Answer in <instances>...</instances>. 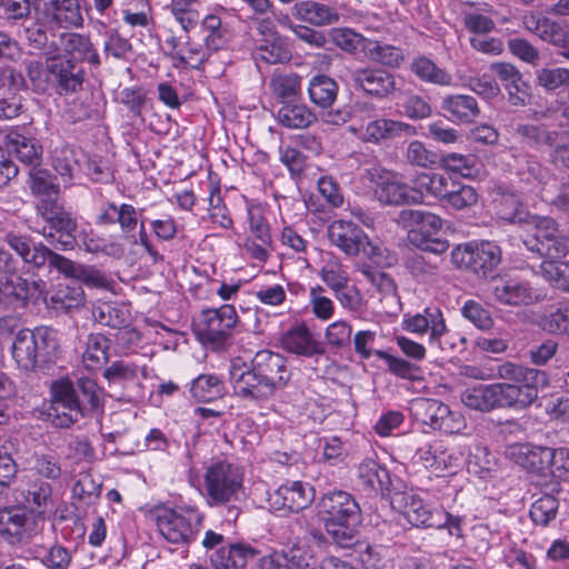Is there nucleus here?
Returning <instances> with one entry per match:
<instances>
[{
	"label": "nucleus",
	"instance_id": "obj_1",
	"mask_svg": "<svg viewBox=\"0 0 569 569\" xmlns=\"http://www.w3.org/2000/svg\"><path fill=\"white\" fill-rule=\"evenodd\" d=\"M291 378L287 359L271 350L258 351L250 363L234 360L230 365L229 381L237 397L262 402L284 388Z\"/></svg>",
	"mask_w": 569,
	"mask_h": 569
},
{
	"label": "nucleus",
	"instance_id": "obj_2",
	"mask_svg": "<svg viewBox=\"0 0 569 569\" xmlns=\"http://www.w3.org/2000/svg\"><path fill=\"white\" fill-rule=\"evenodd\" d=\"M318 506L326 530L333 541L343 548L352 546L361 523V509L356 499L347 491L336 490L325 493Z\"/></svg>",
	"mask_w": 569,
	"mask_h": 569
},
{
	"label": "nucleus",
	"instance_id": "obj_3",
	"mask_svg": "<svg viewBox=\"0 0 569 569\" xmlns=\"http://www.w3.org/2000/svg\"><path fill=\"white\" fill-rule=\"evenodd\" d=\"M203 478L204 497L210 507L234 503L243 493L242 470L226 460L208 466Z\"/></svg>",
	"mask_w": 569,
	"mask_h": 569
},
{
	"label": "nucleus",
	"instance_id": "obj_4",
	"mask_svg": "<svg viewBox=\"0 0 569 569\" xmlns=\"http://www.w3.org/2000/svg\"><path fill=\"white\" fill-rule=\"evenodd\" d=\"M501 379L512 380L508 383L511 408L522 409L530 406L538 398L540 387L548 385L545 371L506 362L498 367Z\"/></svg>",
	"mask_w": 569,
	"mask_h": 569
},
{
	"label": "nucleus",
	"instance_id": "obj_5",
	"mask_svg": "<svg viewBox=\"0 0 569 569\" xmlns=\"http://www.w3.org/2000/svg\"><path fill=\"white\" fill-rule=\"evenodd\" d=\"M202 517L191 508L162 509L157 515V527L170 543L189 545L200 532Z\"/></svg>",
	"mask_w": 569,
	"mask_h": 569
},
{
	"label": "nucleus",
	"instance_id": "obj_6",
	"mask_svg": "<svg viewBox=\"0 0 569 569\" xmlns=\"http://www.w3.org/2000/svg\"><path fill=\"white\" fill-rule=\"evenodd\" d=\"M501 258L500 247L491 241L460 244L451 251L453 264L483 278L497 269Z\"/></svg>",
	"mask_w": 569,
	"mask_h": 569
},
{
	"label": "nucleus",
	"instance_id": "obj_7",
	"mask_svg": "<svg viewBox=\"0 0 569 569\" xmlns=\"http://www.w3.org/2000/svg\"><path fill=\"white\" fill-rule=\"evenodd\" d=\"M39 214L46 222L40 233L56 249L71 250L77 244V220L60 203L41 206Z\"/></svg>",
	"mask_w": 569,
	"mask_h": 569
},
{
	"label": "nucleus",
	"instance_id": "obj_8",
	"mask_svg": "<svg viewBox=\"0 0 569 569\" xmlns=\"http://www.w3.org/2000/svg\"><path fill=\"white\" fill-rule=\"evenodd\" d=\"M330 243L350 257L362 254L373 259L380 256V249L375 246L363 229L352 221L335 220L327 229Z\"/></svg>",
	"mask_w": 569,
	"mask_h": 569
},
{
	"label": "nucleus",
	"instance_id": "obj_9",
	"mask_svg": "<svg viewBox=\"0 0 569 569\" xmlns=\"http://www.w3.org/2000/svg\"><path fill=\"white\" fill-rule=\"evenodd\" d=\"M238 322L236 309L231 305L207 309L201 312L194 333L203 345L220 347L230 338Z\"/></svg>",
	"mask_w": 569,
	"mask_h": 569
},
{
	"label": "nucleus",
	"instance_id": "obj_10",
	"mask_svg": "<svg viewBox=\"0 0 569 569\" xmlns=\"http://www.w3.org/2000/svg\"><path fill=\"white\" fill-rule=\"evenodd\" d=\"M50 390L51 400L48 416L56 427L68 428L83 417L84 405L69 379L53 381Z\"/></svg>",
	"mask_w": 569,
	"mask_h": 569
},
{
	"label": "nucleus",
	"instance_id": "obj_11",
	"mask_svg": "<svg viewBox=\"0 0 569 569\" xmlns=\"http://www.w3.org/2000/svg\"><path fill=\"white\" fill-rule=\"evenodd\" d=\"M9 276L0 280V306L17 311L36 303L44 297V282Z\"/></svg>",
	"mask_w": 569,
	"mask_h": 569
},
{
	"label": "nucleus",
	"instance_id": "obj_12",
	"mask_svg": "<svg viewBox=\"0 0 569 569\" xmlns=\"http://www.w3.org/2000/svg\"><path fill=\"white\" fill-rule=\"evenodd\" d=\"M37 533V521L26 508L0 509V538L11 546L28 543Z\"/></svg>",
	"mask_w": 569,
	"mask_h": 569
},
{
	"label": "nucleus",
	"instance_id": "obj_13",
	"mask_svg": "<svg viewBox=\"0 0 569 569\" xmlns=\"http://www.w3.org/2000/svg\"><path fill=\"white\" fill-rule=\"evenodd\" d=\"M410 411L415 419L422 425L446 433L456 431V413L437 399L417 398L410 403Z\"/></svg>",
	"mask_w": 569,
	"mask_h": 569
},
{
	"label": "nucleus",
	"instance_id": "obj_14",
	"mask_svg": "<svg viewBox=\"0 0 569 569\" xmlns=\"http://www.w3.org/2000/svg\"><path fill=\"white\" fill-rule=\"evenodd\" d=\"M313 500L315 490L309 483L291 481L269 493L268 505L270 509L282 513L299 512L308 508Z\"/></svg>",
	"mask_w": 569,
	"mask_h": 569
},
{
	"label": "nucleus",
	"instance_id": "obj_15",
	"mask_svg": "<svg viewBox=\"0 0 569 569\" xmlns=\"http://www.w3.org/2000/svg\"><path fill=\"white\" fill-rule=\"evenodd\" d=\"M47 72L59 94L74 93L82 89L84 72L72 59L62 56L47 59Z\"/></svg>",
	"mask_w": 569,
	"mask_h": 569
},
{
	"label": "nucleus",
	"instance_id": "obj_16",
	"mask_svg": "<svg viewBox=\"0 0 569 569\" xmlns=\"http://www.w3.org/2000/svg\"><path fill=\"white\" fill-rule=\"evenodd\" d=\"M350 82L355 89L370 97L385 99L397 89L396 78L387 70L378 68H358L350 72Z\"/></svg>",
	"mask_w": 569,
	"mask_h": 569
},
{
	"label": "nucleus",
	"instance_id": "obj_17",
	"mask_svg": "<svg viewBox=\"0 0 569 569\" xmlns=\"http://www.w3.org/2000/svg\"><path fill=\"white\" fill-rule=\"evenodd\" d=\"M563 131L553 129L546 123H518L515 128L513 137L522 146L532 149L541 150L543 148H551L560 138Z\"/></svg>",
	"mask_w": 569,
	"mask_h": 569
},
{
	"label": "nucleus",
	"instance_id": "obj_18",
	"mask_svg": "<svg viewBox=\"0 0 569 569\" xmlns=\"http://www.w3.org/2000/svg\"><path fill=\"white\" fill-rule=\"evenodd\" d=\"M490 70L498 77L508 92V101L512 106H525L529 99V86L522 79L521 72L511 63L495 62Z\"/></svg>",
	"mask_w": 569,
	"mask_h": 569
},
{
	"label": "nucleus",
	"instance_id": "obj_19",
	"mask_svg": "<svg viewBox=\"0 0 569 569\" xmlns=\"http://www.w3.org/2000/svg\"><path fill=\"white\" fill-rule=\"evenodd\" d=\"M515 461L530 472L547 476L555 459V451L547 447H532L527 443L515 445L510 448Z\"/></svg>",
	"mask_w": 569,
	"mask_h": 569
},
{
	"label": "nucleus",
	"instance_id": "obj_20",
	"mask_svg": "<svg viewBox=\"0 0 569 569\" xmlns=\"http://www.w3.org/2000/svg\"><path fill=\"white\" fill-rule=\"evenodd\" d=\"M405 328L415 333H425L430 330V342L446 349L441 338L448 336V332L440 309L427 308L423 313H417L406 319Z\"/></svg>",
	"mask_w": 569,
	"mask_h": 569
},
{
	"label": "nucleus",
	"instance_id": "obj_21",
	"mask_svg": "<svg viewBox=\"0 0 569 569\" xmlns=\"http://www.w3.org/2000/svg\"><path fill=\"white\" fill-rule=\"evenodd\" d=\"M166 46L168 47V54L176 61L174 67H189L192 69H199L206 58V51L202 46L192 42L189 36H184V40L181 37L170 36L166 39Z\"/></svg>",
	"mask_w": 569,
	"mask_h": 569
},
{
	"label": "nucleus",
	"instance_id": "obj_22",
	"mask_svg": "<svg viewBox=\"0 0 569 569\" xmlns=\"http://www.w3.org/2000/svg\"><path fill=\"white\" fill-rule=\"evenodd\" d=\"M280 342L286 351L297 356L313 357L325 353V347L313 337L306 325H298L287 330Z\"/></svg>",
	"mask_w": 569,
	"mask_h": 569
},
{
	"label": "nucleus",
	"instance_id": "obj_23",
	"mask_svg": "<svg viewBox=\"0 0 569 569\" xmlns=\"http://www.w3.org/2000/svg\"><path fill=\"white\" fill-rule=\"evenodd\" d=\"M379 201L388 206L415 204L412 186L401 182L395 174H379L376 181Z\"/></svg>",
	"mask_w": 569,
	"mask_h": 569
},
{
	"label": "nucleus",
	"instance_id": "obj_24",
	"mask_svg": "<svg viewBox=\"0 0 569 569\" xmlns=\"http://www.w3.org/2000/svg\"><path fill=\"white\" fill-rule=\"evenodd\" d=\"M450 178L436 172H421L412 180L415 203H423L426 199L438 200L441 204L447 194Z\"/></svg>",
	"mask_w": 569,
	"mask_h": 569
},
{
	"label": "nucleus",
	"instance_id": "obj_25",
	"mask_svg": "<svg viewBox=\"0 0 569 569\" xmlns=\"http://www.w3.org/2000/svg\"><path fill=\"white\" fill-rule=\"evenodd\" d=\"M37 368H47L61 357L58 332L50 327L39 326L32 329Z\"/></svg>",
	"mask_w": 569,
	"mask_h": 569
},
{
	"label": "nucleus",
	"instance_id": "obj_26",
	"mask_svg": "<svg viewBox=\"0 0 569 569\" xmlns=\"http://www.w3.org/2000/svg\"><path fill=\"white\" fill-rule=\"evenodd\" d=\"M118 223L123 232H131L138 226V211L129 203L117 204L106 201L100 206L96 217V224L112 226Z\"/></svg>",
	"mask_w": 569,
	"mask_h": 569
},
{
	"label": "nucleus",
	"instance_id": "obj_27",
	"mask_svg": "<svg viewBox=\"0 0 569 569\" xmlns=\"http://www.w3.org/2000/svg\"><path fill=\"white\" fill-rule=\"evenodd\" d=\"M3 241L24 263L37 269L44 267V252H48L47 246L42 242L36 243L30 236L13 231L7 232L3 237Z\"/></svg>",
	"mask_w": 569,
	"mask_h": 569
},
{
	"label": "nucleus",
	"instance_id": "obj_28",
	"mask_svg": "<svg viewBox=\"0 0 569 569\" xmlns=\"http://www.w3.org/2000/svg\"><path fill=\"white\" fill-rule=\"evenodd\" d=\"M495 300L505 306L530 305L533 301L532 289L526 282L500 278L491 286Z\"/></svg>",
	"mask_w": 569,
	"mask_h": 569
},
{
	"label": "nucleus",
	"instance_id": "obj_29",
	"mask_svg": "<svg viewBox=\"0 0 569 569\" xmlns=\"http://www.w3.org/2000/svg\"><path fill=\"white\" fill-rule=\"evenodd\" d=\"M399 223L408 229V240L413 244V234L422 238L423 232L438 233L442 228V219L429 211L405 209L399 212Z\"/></svg>",
	"mask_w": 569,
	"mask_h": 569
},
{
	"label": "nucleus",
	"instance_id": "obj_30",
	"mask_svg": "<svg viewBox=\"0 0 569 569\" xmlns=\"http://www.w3.org/2000/svg\"><path fill=\"white\" fill-rule=\"evenodd\" d=\"M392 503H396L405 518L416 527H436L439 526L433 520V515L422 499L410 492L397 493Z\"/></svg>",
	"mask_w": 569,
	"mask_h": 569
},
{
	"label": "nucleus",
	"instance_id": "obj_31",
	"mask_svg": "<svg viewBox=\"0 0 569 569\" xmlns=\"http://www.w3.org/2000/svg\"><path fill=\"white\" fill-rule=\"evenodd\" d=\"M415 133V128L406 122L380 118L370 121L362 131L360 139L365 142L380 143L403 134Z\"/></svg>",
	"mask_w": 569,
	"mask_h": 569
},
{
	"label": "nucleus",
	"instance_id": "obj_32",
	"mask_svg": "<svg viewBox=\"0 0 569 569\" xmlns=\"http://www.w3.org/2000/svg\"><path fill=\"white\" fill-rule=\"evenodd\" d=\"M257 552L241 543L221 547L211 555L210 561L214 569H243L249 561H254Z\"/></svg>",
	"mask_w": 569,
	"mask_h": 569
},
{
	"label": "nucleus",
	"instance_id": "obj_33",
	"mask_svg": "<svg viewBox=\"0 0 569 569\" xmlns=\"http://www.w3.org/2000/svg\"><path fill=\"white\" fill-rule=\"evenodd\" d=\"M440 108L449 117L462 123H471L480 116L477 100L469 94H448L441 100Z\"/></svg>",
	"mask_w": 569,
	"mask_h": 569
},
{
	"label": "nucleus",
	"instance_id": "obj_34",
	"mask_svg": "<svg viewBox=\"0 0 569 569\" xmlns=\"http://www.w3.org/2000/svg\"><path fill=\"white\" fill-rule=\"evenodd\" d=\"M60 41L62 50L70 56L69 59L87 61L94 68L101 64L100 57L89 37L69 32L62 33Z\"/></svg>",
	"mask_w": 569,
	"mask_h": 569
},
{
	"label": "nucleus",
	"instance_id": "obj_35",
	"mask_svg": "<svg viewBox=\"0 0 569 569\" xmlns=\"http://www.w3.org/2000/svg\"><path fill=\"white\" fill-rule=\"evenodd\" d=\"M277 120L288 129H306L310 127L317 117L313 111L305 103L293 101H283L276 112Z\"/></svg>",
	"mask_w": 569,
	"mask_h": 569
},
{
	"label": "nucleus",
	"instance_id": "obj_36",
	"mask_svg": "<svg viewBox=\"0 0 569 569\" xmlns=\"http://www.w3.org/2000/svg\"><path fill=\"white\" fill-rule=\"evenodd\" d=\"M359 485L368 493H381L390 485L389 472L373 459H365L358 466Z\"/></svg>",
	"mask_w": 569,
	"mask_h": 569
},
{
	"label": "nucleus",
	"instance_id": "obj_37",
	"mask_svg": "<svg viewBox=\"0 0 569 569\" xmlns=\"http://www.w3.org/2000/svg\"><path fill=\"white\" fill-rule=\"evenodd\" d=\"M4 147L9 153L28 164L36 167L40 163L42 148L33 139L17 131H10L4 138Z\"/></svg>",
	"mask_w": 569,
	"mask_h": 569
},
{
	"label": "nucleus",
	"instance_id": "obj_38",
	"mask_svg": "<svg viewBox=\"0 0 569 569\" xmlns=\"http://www.w3.org/2000/svg\"><path fill=\"white\" fill-rule=\"evenodd\" d=\"M46 14L62 28L80 27L83 22L78 0H49Z\"/></svg>",
	"mask_w": 569,
	"mask_h": 569
},
{
	"label": "nucleus",
	"instance_id": "obj_39",
	"mask_svg": "<svg viewBox=\"0 0 569 569\" xmlns=\"http://www.w3.org/2000/svg\"><path fill=\"white\" fill-rule=\"evenodd\" d=\"M292 10L297 19L315 26L331 24L339 19L332 8L312 0L296 3Z\"/></svg>",
	"mask_w": 569,
	"mask_h": 569
},
{
	"label": "nucleus",
	"instance_id": "obj_40",
	"mask_svg": "<svg viewBox=\"0 0 569 569\" xmlns=\"http://www.w3.org/2000/svg\"><path fill=\"white\" fill-rule=\"evenodd\" d=\"M479 201V193L472 186L450 180L442 207L456 211L473 208Z\"/></svg>",
	"mask_w": 569,
	"mask_h": 569
},
{
	"label": "nucleus",
	"instance_id": "obj_41",
	"mask_svg": "<svg viewBox=\"0 0 569 569\" xmlns=\"http://www.w3.org/2000/svg\"><path fill=\"white\" fill-rule=\"evenodd\" d=\"M32 329H20L12 341L11 355L19 368L29 371L37 369Z\"/></svg>",
	"mask_w": 569,
	"mask_h": 569
},
{
	"label": "nucleus",
	"instance_id": "obj_42",
	"mask_svg": "<svg viewBox=\"0 0 569 569\" xmlns=\"http://www.w3.org/2000/svg\"><path fill=\"white\" fill-rule=\"evenodd\" d=\"M339 91L338 83L326 74L312 77L308 84L310 101L319 108H330L337 99Z\"/></svg>",
	"mask_w": 569,
	"mask_h": 569
},
{
	"label": "nucleus",
	"instance_id": "obj_43",
	"mask_svg": "<svg viewBox=\"0 0 569 569\" xmlns=\"http://www.w3.org/2000/svg\"><path fill=\"white\" fill-rule=\"evenodd\" d=\"M190 391L198 401L210 402L222 398L226 387L220 377L213 373H203L192 380Z\"/></svg>",
	"mask_w": 569,
	"mask_h": 569
},
{
	"label": "nucleus",
	"instance_id": "obj_44",
	"mask_svg": "<svg viewBox=\"0 0 569 569\" xmlns=\"http://www.w3.org/2000/svg\"><path fill=\"white\" fill-rule=\"evenodd\" d=\"M269 87L273 97L281 104L283 101H293L300 93L301 77L293 72H274L270 79Z\"/></svg>",
	"mask_w": 569,
	"mask_h": 569
},
{
	"label": "nucleus",
	"instance_id": "obj_45",
	"mask_svg": "<svg viewBox=\"0 0 569 569\" xmlns=\"http://www.w3.org/2000/svg\"><path fill=\"white\" fill-rule=\"evenodd\" d=\"M91 313L96 322L114 329L128 323L129 320V311L127 308L108 301L93 303Z\"/></svg>",
	"mask_w": 569,
	"mask_h": 569
},
{
	"label": "nucleus",
	"instance_id": "obj_46",
	"mask_svg": "<svg viewBox=\"0 0 569 569\" xmlns=\"http://www.w3.org/2000/svg\"><path fill=\"white\" fill-rule=\"evenodd\" d=\"M110 341L101 333H90L87 337L86 350L82 353V362L89 370L100 368L108 361Z\"/></svg>",
	"mask_w": 569,
	"mask_h": 569
},
{
	"label": "nucleus",
	"instance_id": "obj_47",
	"mask_svg": "<svg viewBox=\"0 0 569 569\" xmlns=\"http://www.w3.org/2000/svg\"><path fill=\"white\" fill-rule=\"evenodd\" d=\"M523 246L531 252L540 257H547L549 260H558L569 253V236L559 231L546 244L538 246L535 239H522Z\"/></svg>",
	"mask_w": 569,
	"mask_h": 569
},
{
	"label": "nucleus",
	"instance_id": "obj_48",
	"mask_svg": "<svg viewBox=\"0 0 569 569\" xmlns=\"http://www.w3.org/2000/svg\"><path fill=\"white\" fill-rule=\"evenodd\" d=\"M410 70L425 82L438 86H450L452 83V76L426 57L416 58L410 64Z\"/></svg>",
	"mask_w": 569,
	"mask_h": 569
},
{
	"label": "nucleus",
	"instance_id": "obj_49",
	"mask_svg": "<svg viewBox=\"0 0 569 569\" xmlns=\"http://www.w3.org/2000/svg\"><path fill=\"white\" fill-rule=\"evenodd\" d=\"M366 57L379 64L397 68L403 61L402 50L398 47L369 39L367 42Z\"/></svg>",
	"mask_w": 569,
	"mask_h": 569
},
{
	"label": "nucleus",
	"instance_id": "obj_50",
	"mask_svg": "<svg viewBox=\"0 0 569 569\" xmlns=\"http://www.w3.org/2000/svg\"><path fill=\"white\" fill-rule=\"evenodd\" d=\"M31 470L48 482L59 481L63 475L60 458L53 452L33 453Z\"/></svg>",
	"mask_w": 569,
	"mask_h": 569
},
{
	"label": "nucleus",
	"instance_id": "obj_51",
	"mask_svg": "<svg viewBox=\"0 0 569 569\" xmlns=\"http://www.w3.org/2000/svg\"><path fill=\"white\" fill-rule=\"evenodd\" d=\"M30 176L31 190L37 197H39L37 210H40L41 206L59 204V187L56 183H53L51 178L46 172L42 171H30Z\"/></svg>",
	"mask_w": 569,
	"mask_h": 569
},
{
	"label": "nucleus",
	"instance_id": "obj_52",
	"mask_svg": "<svg viewBox=\"0 0 569 569\" xmlns=\"http://www.w3.org/2000/svg\"><path fill=\"white\" fill-rule=\"evenodd\" d=\"M440 164L465 178H472L479 173V161L473 154L447 153L441 156Z\"/></svg>",
	"mask_w": 569,
	"mask_h": 569
},
{
	"label": "nucleus",
	"instance_id": "obj_53",
	"mask_svg": "<svg viewBox=\"0 0 569 569\" xmlns=\"http://www.w3.org/2000/svg\"><path fill=\"white\" fill-rule=\"evenodd\" d=\"M102 480L100 476L90 472H82L76 481L72 492L76 498L86 502L94 503L101 496Z\"/></svg>",
	"mask_w": 569,
	"mask_h": 569
},
{
	"label": "nucleus",
	"instance_id": "obj_54",
	"mask_svg": "<svg viewBox=\"0 0 569 569\" xmlns=\"http://www.w3.org/2000/svg\"><path fill=\"white\" fill-rule=\"evenodd\" d=\"M462 403L478 411L487 412L493 410V396L491 385H479L466 389L461 395Z\"/></svg>",
	"mask_w": 569,
	"mask_h": 569
},
{
	"label": "nucleus",
	"instance_id": "obj_55",
	"mask_svg": "<svg viewBox=\"0 0 569 569\" xmlns=\"http://www.w3.org/2000/svg\"><path fill=\"white\" fill-rule=\"evenodd\" d=\"M201 27L207 32L204 38L207 49L217 51L226 44L228 29L222 24L220 17L216 14L206 16L201 21Z\"/></svg>",
	"mask_w": 569,
	"mask_h": 569
},
{
	"label": "nucleus",
	"instance_id": "obj_56",
	"mask_svg": "<svg viewBox=\"0 0 569 569\" xmlns=\"http://www.w3.org/2000/svg\"><path fill=\"white\" fill-rule=\"evenodd\" d=\"M320 278L332 291H338L349 283V274L337 257H331L323 263Z\"/></svg>",
	"mask_w": 569,
	"mask_h": 569
},
{
	"label": "nucleus",
	"instance_id": "obj_57",
	"mask_svg": "<svg viewBox=\"0 0 569 569\" xmlns=\"http://www.w3.org/2000/svg\"><path fill=\"white\" fill-rule=\"evenodd\" d=\"M51 302L54 308L69 311L82 307L86 302V295L79 284L64 286L51 296Z\"/></svg>",
	"mask_w": 569,
	"mask_h": 569
},
{
	"label": "nucleus",
	"instance_id": "obj_58",
	"mask_svg": "<svg viewBox=\"0 0 569 569\" xmlns=\"http://www.w3.org/2000/svg\"><path fill=\"white\" fill-rule=\"evenodd\" d=\"M375 355L387 363L388 370L396 377L407 380H417L420 378L421 371L418 366L402 358H397L383 350H376Z\"/></svg>",
	"mask_w": 569,
	"mask_h": 569
},
{
	"label": "nucleus",
	"instance_id": "obj_59",
	"mask_svg": "<svg viewBox=\"0 0 569 569\" xmlns=\"http://www.w3.org/2000/svg\"><path fill=\"white\" fill-rule=\"evenodd\" d=\"M541 273L553 287L569 292V261L545 260Z\"/></svg>",
	"mask_w": 569,
	"mask_h": 569
},
{
	"label": "nucleus",
	"instance_id": "obj_60",
	"mask_svg": "<svg viewBox=\"0 0 569 569\" xmlns=\"http://www.w3.org/2000/svg\"><path fill=\"white\" fill-rule=\"evenodd\" d=\"M559 502L551 495H545L537 499L530 508L531 520L539 526L546 527L556 518Z\"/></svg>",
	"mask_w": 569,
	"mask_h": 569
},
{
	"label": "nucleus",
	"instance_id": "obj_61",
	"mask_svg": "<svg viewBox=\"0 0 569 569\" xmlns=\"http://www.w3.org/2000/svg\"><path fill=\"white\" fill-rule=\"evenodd\" d=\"M197 0H171L170 10L186 33L199 21V12L193 9Z\"/></svg>",
	"mask_w": 569,
	"mask_h": 569
},
{
	"label": "nucleus",
	"instance_id": "obj_62",
	"mask_svg": "<svg viewBox=\"0 0 569 569\" xmlns=\"http://www.w3.org/2000/svg\"><path fill=\"white\" fill-rule=\"evenodd\" d=\"M309 306L313 316L321 321L331 319L335 313V303L329 297L325 296V289L321 286L310 289Z\"/></svg>",
	"mask_w": 569,
	"mask_h": 569
},
{
	"label": "nucleus",
	"instance_id": "obj_63",
	"mask_svg": "<svg viewBox=\"0 0 569 569\" xmlns=\"http://www.w3.org/2000/svg\"><path fill=\"white\" fill-rule=\"evenodd\" d=\"M72 558L73 552L70 549L60 543H53L40 558V562L47 569H69Z\"/></svg>",
	"mask_w": 569,
	"mask_h": 569
},
{
	"label": "nucleus",
	"instance_id": "obj_64",
	"mask_svg": "<svg viewBox=\"0 0 569 569\" xmlns=\"http://www.w3.org/2000/svg\"><path fill=\"white\" fill-rule=\"evenodd\" d=\"M541 325L551 333L569 335V306L563 305L556 310H550L542 317Z\"/></svg>",
	"mask_w": 569,
	"mask_h": 569
}]
</instances>
